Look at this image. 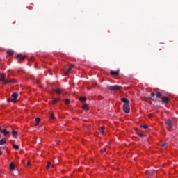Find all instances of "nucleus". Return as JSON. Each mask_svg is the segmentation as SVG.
I'll list each match as a JSON object with an SVG mask.
<instances>
[{
    "instance_id": "nucleus-16",
    "label": "nucleus",
    "mask_w": 178,
    "mask_h": 178,
    "mask_svg": "<svg viewBox=\"0 0 178 178\" xmlns=\"http://www.w3.org/2000/svg\"><path fill=\"white\" fill-rule=\"evenodd\" d=\"M79 101H81V102H86V101H87V98L86 97H80Z\"/></svg>"
},
{
    "instance_id": "nucleus-18",
    "label": "nucleus",
    "mask_w": 178,
    "mask_h": 178,
    "mask_svg": "<svg viewBox=\"0 0 178 178\" xmlns=\"http://www.w3.org/2000/svg\"><path fill=\"white\" fill-rule=\"evenodd\" d=\"M12 135H13V137H14L15 138H16V137H17V131H12Z\"/></svg>"
},
{
    "instance_id": "nucleus-38",
    "label": "nucleus",
    "mask_w": 178,
    "mask_h": 178,
    "mask_svg": "<svg viewBox=\"0 0 178 178\" xmlns=\"http://www.w3.org/2000/svg\"><path fill=\"white\" fill-rule=\"evenodd\" d=\"M60 143V141H58V142H57V144H59Z\"/></svg>"
},
{
    "instance_id": "nucleus-3",
    "label": "nucleus",
    "mask_w": 178,
    "mask_h": 178,
    "mask_svg": "<svg viewBox=\"0 0 178 178\" xmlns=\"http://www.w3.org/2000/svg\"><path fill=\"white\" fill-rule=\"evenodd\" d=\"M12 98L13 99H7V102H13L14 104H16V99L17 98L19 97V95H17V93L14 92L12 95H11Z\"/></svg>"
},
{
    "instance_id": "nucleus-7",
    "label": "nucleus",
    "mask_w": 178,
    "mask_h": 178,
    "mask_svg": "<svg viewBox=\"0 0 178 178\" xmlns=\"http://www.w3.org/2000/svg\"><path fill=\"white\" fill-rule=\"evenodd\" d=\"M73 67H74V65L73 64H71L70 65V67L68 69H67L66 72H65V76H67L70 72L72 71V69H73Z\"/></svg>"
},
{
    "instance_id": "nucleus-42",
    "label": "nucleus",
    "mask_w": 178,
    "mask_h": 178,
    "mask_svg": "<svg viewBox=\"0 0 178 178\" xmlns=\"http://www.w3.org/2000/svg\"><path fill=\"white\" fill-rule=\"evenodd\" d=\"M159 50H160V51H161V50H162V49H159Z\"/></svg>"
},
{
    "instance_id": "nucleus-5",
    "label": "nucleus",
    "mask_w": 178,
    "mask_h": 178,
    "mask_svg": "<svg viewBox=\"0 0 178 178\" xmlns=\"http://www.w3.org/2000/svg\"><path fill=\"white\" fill-rule=\"evenodd\" d=\"M122 108H123V111L125 113H129V112H130V106H129V104H124Z\"/></svg>"
},
{
    "instance_id": "nucleus-34",
    "label": "nucleus",
    "mask_w": 178,
    "mask_h": 178,
    "mask_svg": "<svg viewBox=\"0 0 178 178\" xmlns=\"http://www.w3.org/2000/svg\"><path fill=\"white\" fill-rule=\"evenodd\" d=\"M154 95H155V93H154V92H152V93H151V96H152V97H154Z\"/></svg>"
},
{
    "instance_id": "nucleus-31",
    "label": "nucleus",
    "mask_w": 178,
    "mask_h": 178,
    "mask_svg": "<svg viewBox=\"0 0 178 178\" xmlns=\"http://www.w3.org/2000/svg\"><path fill=\"white\" fill-rule=\"evenodd\" d=\"M27 165H28V166H30V165H31V162L30 161H29L27 162Z\"/></svg>"
},
{
    "instance_id": "nucleus-9",
    "label": "nucleus",
    "mask_w": 178,
    "mask_h": 178,
    "mask_svg": "<svg viewBox=\"0 0 178 178\" xmlns=\"http://www.w3.org/2000/svg\"><path fill=\"white\" fill-rule=\"evenodd\" d=\"M147 176H154V174L155 173L154 170H149L145 172Z\"/></svg>"
},
{
    "instance_id": "nucleus-36",
    "label": "nucleus",
    "mask_w": 178,
    "mask_h": 178,
    "mask_svg": "<svg viewBox=\"0 0 178 178\" xmlns=\"http://www.w3.org/2000/svg\"><path fill=\"white\" fill-rule=\"evenodd\" d=\"M2 155V151H0V156Z\"/></svg>"
},
{
    "instance_id": "nucleus-40",
    "label": "nucleus",
    "mask_w": 178,
    "mask_h": 178,
    "mask_svg": "<svg viewBox=\"0 0 178 178\" xmlns=\"http://www.w3.org/2000/svg\"><path fill=\"white\" fill-rule=\"evenodd\" d=\"M52 168H55V165H52Z\"/></svg>"
},
{
    "instance_id": "nucleus-39",
    "label": "nucleus",
    "mask_w": 178,
    "mask_h": 178,
    "mask_svg": "<svg viewBox=\"0 0 178 178\" xmlns=\"http://www.w3.org/2000/svg\"><path fill=\"white\" fill-rule=\"evenodd\" d=\"M149 99H152V97H149Z\"/></svg>"
},
{
    "instance_id": "nucleus-28",
    "label": "nucleus",
    "mask_w": 178,
    "mask_h": 178,
    "mask_svg": "<svg viewBox=\"0 0 178 178\" xmlns=\"http://www.w3.org/2000/svg\"><path fill=\"white\" fill-rule=\"evenodd\" d=\"M106 151V148H104L101 149V152H105Z\"/></svg>"
},
{
    "instance_id": "nucleus-17",
    "label": "nucleus",
    "mask_w": 178,
    "mask_h": 178,
    "mask_svg": "<svg viewBox=\"0 0 178 178\" xmlns=\"http://www.w3.org/2000/svg\"><path fill=\"white\" fill-rule=\"evenodd\" d=\"M9 168H10V170H13L15 169V163H11L10 164Z\"/></svg>"
},
{
    "instance_id": "nucleus-8",
    "label": "nucleus",
    "mask_w": 178,
    "mask_h": 178,
    "mask_svg": "<svg viewBox=\"0 0 178 178\" xmlns=\"http://www.w3.org/2000/svg\"><path fill=\"white\" fill-rule=\"evenodd\" d=\"M1 133L3 135V136H8V134H10V132L8 131V129H3L1 131Z\"/></svg>"
},
{
    "instance_id": "nucleus-2",
    "label": "nucleus",
    "mask_w": 178,
    "mask_h": 178,
    "mask_svg": "<svg viewBox=\"0 0 178 178\" xmlns=\"http://www.w3.org/2000/svg\"><path fill=\"white\" fill-rule=\"evenodd\" d=\"M108 90H110V91H120L122 90V86L118 85H115L113 86H108Z\"/></svg>"
},
{
    "instance_id": "nucleus-14",
    "label": "nucleus",
    "mask_w": 178,
    "mask_h": 178,
    "mask_svg": "<svg viewBox=\"0 0 178 178\" xmlns=\"http://www.w3.org/2000/svg\"><path fill=\"white\" fill-rule=\"evenodd\" d=\"M6 138H3L1 140H0V145H4V144H6Z\"/></svg>"
},
{
    "instance_id": "nucleus-22",
    "label": "nucleus",
    "mask_w": 178,
    "mask_h": 178,
    "mask_svg": "<svg viewBox=\"0 0 178 178\" xmlns=\"http://www.w3.org/2000/svg\"><path fill=\"white\" fill-rule=\"evenodd\" d=\"M65 105H69V104H70V100L69 99H65Z\"/></svg>"
},
{
    "instance_id": "nucleus-25",
    "label": "nucleus",
    "mask_w": 178,
    "mask_h": 178,
    "mask_svg": "<svg viewBox=\"0 0 178 178\" xmlns=\"http://www.w3.org/2000/svg\"><path fill=\"white\" fill-rule=\"evenodd\" d=\"M51 168V162H49L48 164L46 166V169H49Z\"/></svg>"
},
{
    "instance_id": "nucleus-29",
    "label": "nucleus",
    "mask_w": 178,
    "mask_h": 178,
    "mask_svg": "<svg viewBox=\"0 0 178 178\" xmlns=\"http://www.w3.org/2000/svg\"><path fill=\"white\" fill-rule=\"evenodd\" d=\"M166 145H168V143H163L161 145V147H166Z\"/></svg>"
},
{
    "instance_id": "nucleus-35",
    "label": "nucleus",
    "mask_w": 178,
    "mask_h": 178,
    "mask_svg": "<svg viewBox=\"0 0 178 178\" xmlns=\"http://www.w3.org/2000/svg\"><path fill=\"white\" fill-rule=\"evenodd\" d=\"M38 123H39V122H36V123L35 124V126H38Z\"/></svg>"
},
{
    "instance_id": "nucleus-13",
    "label": "nucleus",
    "mask_w": 178,
    "mask_h": 178,
    "mask_svg": "<svg viewBox=\"0 0 178 178\" xmlns=\"http://www.w3.org/2000/svg\"><path fill=\"white\" fill-rule=\"evenodd\" d=\"M17 58H19L20 59V60H24V59H26V58H27V56H22V54H18L17 56Z\"/></svg>"
},
{
    "instance_id": "nucleus-26",
    "label": "nucleus",
    "mask_w": 178,
    "mask_h": 178,
    "mask_svg": "<svg viewBox=\"0 0 178 178\" xmlns=\"http://www.w3.org/2000/svg\"><path fill=\"white\" fill-rule=\"evenodd\" d=\"M49 118L50 119H55V115L54 113H51Z\"/></svg>"
},
{
    "instance_id": "nucleus-12",
    "label": "nucleus",
    "mask_w": 178,
    "mask_h": 178,
    "mask_svg": "<svg viewBox=\"0 0 178 178\" xmlns=\"http://www.w3.org/2000/svg\"><path fill=\"white\" fill-rule=\"evenodd\" d=\"M110 74L111 76H119V71H111Z\"/></svg>"
},
{
    "instance_id": "nucleus-11",
    "label": "nucleus",
    "mask_w": 178,
    "mask_h": 178,
    "mask_svg": "<svg viewBox=\"0 0 178 178\" xmlns=\"http://www.w3.org/2000/svg\"><path fill=\"white\" fill-rule=\"evenodd\" d=\"M58 101H60V98H53L51 100V104H53V105H55V104H56Z\"/></svg>"
},
{
    "instance_id": "nucleus-30",
    "label": "nucleus",
    "mask_w": 178,
    "mask_h": 178,
    "mask_svg": "<svg viewBox=\"0 0 178 178\" xmlns=\"http://www.w3.org/2000/svg\"><path fill=\"white\" fill-rule=\"evenodd\" d=\"M138 136H139V137H144V134H139Z\"/></svg>"
},
{
    "instance_id": "nucleus-33",
    "label": "nucleus",
    "mask_w": 178,
    "mask_h": 178,
    "mask_svg": "<svg viewBox=\"0 0 178 178\" xmlns=\"http://www.w3.org/2000/svg\"><path fill=\"white\" fill-rule=\"evenodd\" d=\"M100 133H101V134H104V130L100 129Z\"/></svg>"
},
{
    "instance_id": "nucleus-21",
    "label": "nucleus",
    "mask_w": 178,
    "mask_h": 178,
    "mask_svg": "<svg viewBox=\"0 0 178 178\" xmlns=\"http://www.w3.org/2000/svg\"><path fill=\"white\" fill-rule=\"evenodd\" d=\"M7 54H8V55H9L10 56H13V51H12V50H8V51H7Z\"/></svg>"
},
{
    "instance_id": "nucleus-37",
    "label": "nucleus",
    "mask_w": 178,
    "mask_h": 178,
    "mask_svg": "<svg viewBox=\"0 0 178 178\" xmlns=\"http://www.w3.org/2000/svg\"><path fill=\"white\" fill-rule=\"evenodd\" d=\"M1 131H2V129H1V127H0V132H1Z\"/></svg>"
},
{
    "instance_id": "nucleus-15",
    "label": "nucleus",
    "mask_w": 178,
    "mask_h": 178,
    "mask_svg": "<svg viewBox=\"0 0 178 178\" xmlns=\"http://www.w3.org/2000/svg\"><path fill=\"white\" fill-rule=\"evenodd\" d=\"M55 92H56V94H62V89L59 88H56L54 89Z\"/></svg>"
},
{
    "instance_id": "nucleus-24",
    "label": "nucleus",
    "mask_w": 178,
    "mask_h": 178,
    "mask_svg": "<svg viewBox=\"0 0 178 178\" xmlns=\"http://www.w3.org/2000/svg\"><path fill=\"white\" fill-rule=\"evenodd\" d=\"M35 120L36 123H40L41 120L40 119V118H36Z\"/></svg>"
},
{
    "instance_id": "nucleus-20",
    "label": "nucleus",
    "mask_w": 178,
    "mask_h": 178,
    "mask_svg": "<svg viewBox=\"0 0 178 178\" xmlns=\"http://www.w3.org/2000/svg\"><path fill=\"white\" fill-rule=\"evenodd\" d=\"M82 109H83L84 111H88V105L84 104V105L82 106Z\"/></svg>"
},
{
    "instance_id": "nucleus-27",
    "label": "nucleus",
    "mask_w": 178,
    "mask_h": 178,
    "mask_svg": "<svg viewBox=\"0 0 178 178\" xmlns=\"http://www.w3.org/2000/svg\"><path fill=\"white\" fill-rule=\"evenodd\" d=\"M140 127H143V129H148V125H141Z\"/></svg>"
},
{
    "instance_id": "nucleus-6",
    "label": "nucleus",
    "mask_w": 178,
    "mask_h": 178,
    "mask_svg": "<svg viewBox=\"0 0 178 178\" xmlns=\"http://www.w3.org/2000/svg\"><path fill=\"white\" fill-rule=\"evenodd\" d=\"M170 100L169 99V98L168 97H163L162 99H161V103L162 104H169V102Z\"/></svg>"
},
{
    "instance_id": "nucleus-1",
    "label": "nucleus",
    "mask_w": 178,
    "mask_h": 178,
    "mask_svg": "<svg viewBox=\"0 0 178 178\" xmlns=\"http://www.w3.org/2000/svg\"><path fill=\"white\" fill-rule=\"evenodd\" d=\"M0 81H3L4 84H9L10 83H16L15 79L5 80V74H1L0 75Z\"/></svg>"
},
{
    "instance_id": "nucleus-10",
    "label": "nucleus",
    "mask_w": 178,
    "mask_h": 178,
    "mask_svg": "<svg viewBox=\"0 0 178 178\" xmlns=\"http://www.w3.org/2000/svg\"><path fill=\"white\" fill-rule=\"evenodd\" d=\"M121 101L122 102H124V104H130V101H129V99H127V98H121Z\"/></svg>"
},
{
    "instance_id": "nucleus-32",
    "label": "nucleus",
    "mask_w": 178,
    "mask_h": 178,
    "mask_svg": "<svg viewBox=\"0 0 178 178\" xmlns=\"http://www.w3.org/2000/svg\"><path fill=\"white\" fill-rule=\"evenodd\" d=\"M100 130H105V127H102L100 128Z\"/></svg>"
},
{
    "instance_id": "nucleus-4",
    "label": "nucleus",
    "mask_w": 178,
    "mask_h": 178,
    "mask_svg": "<svg viewBox=\"0 0 178 178\" xmlns=\"http://www.w3.org/2000/svg\"><path fill=\"white\" fill-rule=\"evenodd\" d=\"M165 124L168 127V130H170V129L173 127V122L171 120H168L167 121H165Z\"/></svg>"
},
{
    "instance_id": "nucleus-23",
    "label": "nucleus",
    "mask_w": 178,
    "mask_h": 178,
    "mask_svg": "<svg viewBox=\"0 0 178 178\" xmlns=\"http://www.w3.org/2000/svg\"><path fill=\"white\" fill-rule=\"evenodd\" d=\"M13 148L14 149H19V145L13 144Z\"/></svg>"
},
{
    "instance_id": "nucleus-19",
    "label": "nucleus",
    "mask_w": 178,
    "mask_h": 178,
    "mask_svg": "<svg viewBox=\"0 0 178 178\" xmlns=\"http://www.w3.org/2000/svg\"><path fill=\"white\" fill-rule=\"evenodd\" d=\"M161 96H162V93H161V92H156V98L159 99V98H161Z\"/></svg>"
},
{
    "instance_id": "nucleus-41",
    "label": "nucleus",
    "mask_w": 178,
    "mask_h": 178,
    "mask_svg": "<svg viewBox=\"0 0 178 178\" xmlns=\"http://www.w3.org/2000/svg\"><path fill=\"white\" fill-rule=\"evenodd\" d=\"M3 149H6V147H3Z\"/></svg>"
}]
</instances>
